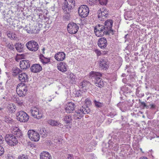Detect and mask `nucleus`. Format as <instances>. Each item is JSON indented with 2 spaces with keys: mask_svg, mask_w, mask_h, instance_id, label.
Listing matches in <instances>:
<instances>
[{
  "mask_svg": "<svg viewBox=\"0 0 159 159\" xmlns=\"http://www.w3.org/2000/svg\"><path fill=\"white\" fill-rule=\"evenodd\" d=\"M40 159H52L51 155L48 152H43L40 155Z\"/></svg>",
  "mask_w": 159,
  "mask_h": 159,
  "instance_id": "b1692460",
  "label": "nucleus"
},
{
  "mask_svg": "<svg viewBox=\"0 0 159 159\" xmlns=\"http://www.w3.org/2000/svg\"><path fill=\"white\" fill-rule=\"evenodd\" d=\"M76 106L73 102H70L68 103L65 108L66 112L67 113H70L72 112L74 110Z\"/></svg>",
  "mask_w": 159,
  "mask_h": 159,
  "instance_id": "dca6fc26",
  "label": "nucleus"
},
{
  "mask_svg": "<svg viewBox=\"0 0 159 159\" xmlns=\"http://www.w3.org/2000/svg\"><path fill=\"white\" fill-rule=\"evenodd\" d=\"M7 47L9 48L10 49L13 50L14 49V46L11 43H7Z\"/></svg>",
  "mask_w": 159,
  "mask_h": 159,
  "instance_id": "e433bc0d",
  "label": "nucleus"
},
{
  "mask_svg": "<svg viewBox=\"0 0 159 159\" xmlns=\"http://www.w3.org/2000/svg\"><path fill=\"white\" fill-rule=\"evenodd\" d=\"M149 106L150 107V108L151 109H154L156 107V105L155 104H150Z\"/></svg>",
  "mask_w": 159,
  "mask_h": 159,
  "instance_id": "a18cd8bd",
  "label": "nucleus"
},
{
  "mask_svg": "<svg viewBox=\"0 0 159 159\" xmlns=\"http://www.w3.org/2000/svg\"><path fill=\"white\" fill-rule=\"evenodd\" d=\"M89 76L92 79H95V83L96 86L100 88L103 87L104 82L100 77L102 76V74L98 72L92 71L89 73Z\"/></svg>",
  "mask_w": 159,
  "mask_h": 159,
  "instance_id": "7ed1b4c3",
  "label": "nucleus"
},
{
  "mask_svg": "<svg viewBox=\"0 0 159 159\" xmlns=\"http://www.w3.org/2000/svg\"><path fill=\"white\" fill-rule=\"evenodd\" d=\"M24 30H26L28 33L29 34L32 33L33 31V30L32 28L30 27L27 26L25 28Z\"/></svg>",
  "mask_w": 159,
  "mask_h": 159,
  "instance_id": "c9c22d12",
  "label": "nucleus"
},
{
  "mask_svg": "<svg viewBox=\"0 0 159 159\" xmlns=\"http://www.w3.org/2000/svg\"><path fill=\"white\" fill-rule=\"evenodd\" d=\"M81 91H78L76 92V95L78 97H79L81 96Z\"/></svg>",
  "mask_w": 159,
  "mask_h": 159,
  "instance_id": "49530a36",
  "label": "nucleus"
},
{
  "mask_svg": "<svg viewBox=\"0 0 159 159\" xmlns=\"http://www.w3.org/2000/svg\"><path fill=\"white\" fill-rule=\"evenodd\" d=\"M144 107H146V108L148 109V108H149V106H148V105H146V106H144Z\"/></svg>",
  "mask_w": 159,
  "mask_h": 159,
  "instance_id": "6e6d98bb",
  "label": "nucleus"
},
{
  "mask_svg": "<svg viewBox=\"0 0 159 159\" xmlns=\"http://www.w3.org/2000/svg\"><path fill=\"white\" fill-rule=\"evenodd\" d=\"M94 32L96 36L98 37H101L104 34H108V33H106L104 25L100 24L97 25L95 27Z\"/></svg>",
  "mask_w": 159,
  "mask_h": 159,
  "instance_id": "423d86ee",
  "label": "nucleus"
},
{
  "mask_svg": "<svg viewBox=\"0 0 159 159\" xmlns=\"http://www.w3.org/2000/svg\"><path fill=\"white\" fill-rule=\"evenodd\" d=\"M113 23V20L111 19H108L105 21L104 27H105L106 31L107 32L106 33L113 34V30L112 29Z\"/></svg>",
  "mask_w": 159,
  "mask_h": 159,
  "instance_id": "9b49d317",
  "label": "nucleus"
},
{
  "mask_svg": "<svg viewBox=\"0 0 159 159\" xmlns=\"http://www.w3.org/2000/svg\"><path fill=\"white\" fill-rule=\"evenodd\" d=\"M26 46L30 51L34 52L37 51L39 48L38 43L33 40L28 42L26 44Z\"/></svg>",
  "mask_w": 159,
  "mask_h": 159,
  "instance_id": "0eeeda50",
  "label": "nucleus"
},
{
  "mask_svg": "<svg viewBox=\"0 0 159 159\" xmlns=\"http://www.w3.org/2000/svg\"><path fill=\"white\" fill-rule=\"evenodd\" d=\"M94 103L95 106L97 107L101 108L104 105L103 102H100L96 100L94 101Z\"/></svg>",
  "mask_w": 159,
  "mask_h": 159,
  "instance_id": "473e14b6",
  "label": "nucleus"
},
{
  "mask_svg": "<svg viewBox=\"0 0 159 159\" xmlns=\"http://www.w3.org/2000/svg\"><path fill=\"white\" fill-rule=\"evenodd\" d=\"M95 52L97 54L98 56H100L102 54L101 52L98 49H96L95 51Z\"/></svg>",
  "mask_w": 159,
  "mask_h": 159,
  "instance_id": "a19ab883",
  "label": "nucleus"
},
{
  "mask_svg": "<svg viewBox=\"0 0 159 159\" xmlns=\"http://www.w3.org/2000/svg\"><path fill=\"white\" fill-rule=\"evenodd\" d=\"M67 159H74V158L70 155H69Z\"/></svg>",
  "mask_w": 159,
  "mask_h": 159,
  "instance_id": "603ef678",
  "label": "nucleus"
},
{
  "mask_svg": "<svg viewBox=\"0 0 159 159\" xmlns=\"http://www.w3.org/2000/svg\"><path fill=\"white\" fill-rule=\"evenodd\" d=\"M22 71V70L19 68L15 67H13L12 69V75L13 76H16Z\"/></svg>",
  "mask_w": 159,
  "mask_h": 159,
  "instance_id": "cd10ccee",
  "label": "nucleus"
},
{
  "mask_svg": "<svg viewBox=\"0 0 159 159\" xmlns=\"http://www.w3.org/2000/svg\"><path fill=\"white\" fill-rule=\"evenodd\" d=\"M79 28L78 25L73 22L69 24L67 27V30L68 32L71 34H76Z\"/></svg>",
  "mask_w": 159,
  "mask_h": 159,
  "instance_id": "4468645a",
  "label": "nucleus"
},
{
  "mask_svg": "<svg viewBox=\"0 0 159 159\" xmlns=\"http://www.w3.org/2000/svg\"><path fill=\"white\" fill-rule=\"evenodd\" d=\"M89 83V81L86 80H84L81 82L82 88H84Z\"/></svg>",
  "mask_w": 159,
  "mask_h": 159,
  "instance_id": "4c0bfd02",
  "label": "nucleus"
},
{
  "mask_svg": "<svg viewBox=\"0 0 159 159\" xmlns=\"http://www.w3.org/2000/svg\"><path fill=\"white\" fill-rule=\"evenodd\" d=\"M39 133L42 134V137H45L47 135V132L45 128H42L39 131Z\"/></svg>",
  "mask_w": 159,
  "mask_h": 159,
  "instance_id": "2f4dec72",
  "label": "nucleus"
},
{
  "mask_svg": "<svg viewBox=\"0 0 159 159\" xmlns=\"http://www.w3.org/2000/svg\"><path fill=\"white\" fill-rule=\"evenodd\" d=\"M75 1L74 0H65L62 4V8L64 13L67 14V18L70 17V13L75 7Z\"/></svg>",
  "mask_w": 159,
  "mask_h": 159,
  "instance_id": "f03ea898",
  "label": "nucleus"
},
{
  "mask_svg": "<svg viewBox=\"0 0 159 159\" xmlns=\"http://www.w3.org/2000/svg\"><path fill=\"white\" fill-rule=\"evenodd\" d=\"M3 139L2 136L0 134V144L2 143Z\"/></svg>",
  "mask_w": 159,
  "mask_h": 159,
  "instance_id": "3c124183",
  "label": "nucleus"
},
{
  "mask_svg": "<svg viewBox=\"0 0 159 159\" xmlns=\"http://www.w3.org/2000/svg\"><path fill=\"white\" fill-rule=\"evenodd\" d=\"M57 67L60 71L65 72L67 71V66L65 63L61 62L57 65Z\"/></svg>",
  "mask_w": 159,
  "mask_h": 159,
  "instance_id": "4be33fe9",
  "label": "nucleus"
},
{
  "mask_svg": "<svg viewBox=\"0 0 159 159\" xmlns=\"http://www.w3.org/2000/svg\"><path fill=\"white\" fill-rule=\"evenodd\" d=\"M63 120L66 123L70 124L72 120L71 117L70 115H66L64 116Z\"/></svg>",
  "mask_w": 159,
  "mask_h": 159,
  "instance_id": "c756f323",
  "label": "nucleus"
},
{
  "mask_svg": "<svg viewBox=\"0 0 159 159\" xmlns=\"http://www.w3.org/2000/svg\"><path fill=\"white\" fill-rule=\"evenodd\" d=\"M122 81L124 83L126 84L127 82V80L126 78H124L122 79Z\"/></svg>",
  "mask_w": 159,
  "mask_h": 159,
  "instance_id": "8fccbe9b",
  "label": "nucleus"
},
{
  "mask_svg": "<svg viewBox=\"0 0 159 159\" xmlns=\"http://www.w3.org/2000/svg\"><path fill=\"white\" fill-rule=\"evenodd\" d=\"M28 135L29 138L34 141H38L39 139V135L36 132L33 130L28 131Z\"/></svg>",
  "mask_w": 159,
  "mask_h": 159,
  "instance_id": "ddd939ff",
  "label": "nucleus"
},
{
  "mask_svg": "<svg viewBox=\"0 0 159 159\" xmlns=\"http://www.w3.org/2000/svg\"><path fill=\"white\" fill-rule=\"evenodd\" d=\"M48 123L52 126H58L60 128H62L63 126V125L59 122L52 120H48Z\"/></svg>",
  "mask_w": 159,
  "mask_h": 159,
  "instance_id": "a878e982",
  "label": "nucleus"
},
{
  "mask_svg": "<svg viewBox=\"0 0 159 159\" xmlns=\"http://www.w3.org/2000/svg\"><path fill=\"white\" fill-rule=\"evenodd\" d=\"M7 108L10 112L13 113L16 110V107L13 103H11L8 105Z\"/></svg>",
  "mask_w": 159,
  "mask_h": 159,
  "instance_id": "c85d7f7f",
  "label": "nucleus"
},
{
  "mask_svg": "<svg viewBox=\"0 0 159 159\" xmlns=\"http://www.w3.org/2000/svg\"><path fill=\"white\" fill-rule=\"evenodd\" d=\"M98 17L100 20L105 19L108 15V11L105 7L100 9L98 11Z\"/></svg>",
  "mask_w": 159,
  "mask_h": 159,
  "instance_id": "f8f14e48",
  "label": "nucleus"
},
{
  "mask_svg": "<svg viewBox=\"0 0 159 159\" xmlns=\"http://www.w3.org/2000/svg\"><path fill=\"white\" fill-rule=\"evenodd\" d=\"M141 106H143V107L144 108V106H146V104L144 102H141Z\"/></svg>",
  "mask_w": 159,
  "mask_h": 159,
  "instance_id": "09e8293b",
  "label": "nucleus"
},
{
  "mask_svg": "<svg viewBox=\"0 0 159 159\" xmlns=\"http://www.w3.org/2000/svg\"><path fill=\"white\" fill-rule=\"evenodd\" d=\"M18 39V38L16 36V34H15V33L12 32L11 33V40H13V39H15L17 40Z\"/></svg>",
  "mask_w": 159,
  "mask_h": 159,
  "instance_id": "ea45409f",
  "label": "nucleus"
},
{
  "mask_svg": "<svg viewBox=\"0 0 159 159\" xmlns=\"http://www.w3.org/2000/svg\"><path fill=\"white\" fill-rule=\"evenodd\" d=\"M43 51H44V48H43Z\"/></svg>",
  "mask_w": 159,
  "mask_h": 159,
  "instance_id": "bf43d9fd",
  "label": "nucleus"
},
{
  "mask_svg": "<svg viewBox=\"0 0 159 159\" xmlns=\"http://www.w3.org/2000/svg\"><path fill=\"white\" fill-rule=\"evenodd\" d=\"M4 152V149L0 145V156L2 155Z\"/></svg>",
  "mask_w": 159,
  "mask_h": 159,
  "instance_id": "79ce46f5",
  "label": "nucleus"
},
{
  "mask_svg": "<svg viewBox=\"0 0 159 159\" xmlns=\"http://www.w3.org/2000/svg\"><path fill=\"white\" fill-rule=\"evenodd\" d=\"M29 61L27 60H21L20 63V66L21 69H26L30 67Z\"/></svg>",
  "mask_w": 159,
  "mask_h": 159,
  "instance_id": "f3484780",
  "label": "nucleus"
},
{
  "mask_svg": "<svg viewBox=\"0 0 159 159\" xmlns=\"http://www.w3.org/2000/svg\"><path fill=\"white\" fill-rule=\"evenodd\" d=\"M17 159H29V156L26 154H21L18 156Z\"/></svg>",
  "mask_w": 159,
  "mask_h": 159,
  "instance_id": "f704fd0d",
  "label": "nucleus"
},
{
  "mask_svg": "<svg viewBox=\"0 0 159 159\" xmlns=\"http://www.w3.org/2000/svg\"><path fill=\"white\" fill-rule=\"evenodd\" d=\"M101 68L103 70H106L109 67V62L106 60L102 59L100 61Z\"/></svg>",
  "mask_w": 159,
  "mask_h": 159,
  "instance_id": "6ab92c4d",
  "label": "nucleus"
},
{
  "mask_svg": "<svg viewBox=\"0 0 159 159\" xmlns=\"http://www.w3.org/2000/svg\"><path fill=\"white\" fill-rule=\"evenodd\" d=\"M6 141L11 146H14L18 143L17 139L15 135L11 134H7L5 137Z\"/></svg>",
  "mask_w": 159,
  "mask_h": 159,
  "instance_id": "39448f33",
  "label": "nucleus"
},
{
  "mask_svg": "<svg viewBox=\"0 0 159 159\" xmlns=\"http://www.w3.org/2000/svg\"><path fill=\"white\" fill-rule=\"evenodd\" d=\"M89 8L85 5L81 6L79 8V14L82 17L84 18L87 17L89 14Z\"/></svg>",
  "mask_w": 159,
  "mask_h": 159,
  "instance_id": "9d476101",
  "label": "nucleus"
},
{
  "mask_svg": "<svg viewBox=\"0 0 159 159\" xmlns=\"http://www.w3.org/2000/svg\"><path fill=\"white\" fill-rule=\"evenodd\" d=\"M5 121L8 123H12L13 122V120L10 117L8 116H6L4 118Z\"/></svg>",
  "mask_w": 159,
  "mask_h": 159,
  "instance_id": "72a5a7b5",
  "label": "nucleus"
},
{
  "mask_svg": "<svg viewBox=\"0 0 159 159\" xmlns=\"http://www.w3.org/2000/svg\"><path fill=\"white\" fill-rule=\"evenodd\" d=\"M16 115L17 120L21 122H26L29 119L28 115L24 111H19L16 113Z\"/></svg>",
  "mask_w": 159,
  "mask_h": 159,
  "instance_id": "6e6552de",
  "label": "nucleus"
},
{
  "mask_svg": "<svg viewBox=\"0 0 159 159\" xmlns=\"http://www.w3.org/2000/svg\"><path fill=\"white\" fill-rule=\"evenodd\" d=\"M7 36L8 38H9L11 39V33L10 31H7Z\"/></svg>",
  "mask_w": 159,
  "mask_h": 159,
  "instance_id": "37998d69",
  "label": "nucleus"
},
{
  "mask_svg": "<svg viewBox=\"0 0 159 159\" xmlns=\"http://www.w3.org/2000/svg\"><path fill=\"white\" fill-rule=\"evenodd\" d=\"M16 92L18 95L20 97L25 96L28 91L27 86L24 83H21L18 84L16 87Z\"/></svg>",
  "mask_w": 159,
  "mask_h": 159,
  "instance_id": "20e7f679",
  "label": "nucleus"
},
{
  "mask_svg": "<svg viewBox=\"0 0 159 159\" xmlns=\"http://www.w3.org/2000/svg\"><path fill=\"white\" fill-rule=\"evenodd\" d=\"M28 75L26 73H23L19 74L18 78L21 83H24L25 84L26 82L28 81Z\"/></svg>",
  "mask_w": 159,
  "mask_h": 159,
  "instance_id": "aec40b11",
  "label": "nucleus"
},
{
  "mask_svg": "<svg viewBox=\"0 0 159 159\" xmlns=\"http://www.w3.org/2000/svg\"><path fill=\"white\" fill-rule=\"evenodd\" d=\"M1 39L4 42H6L7 39L6 38L4 37V38H2Z\"/></svg>",
  "mask_w": 159,
  "mask_h": 159,
  "instance_id": "864d4df0",
  "label": "nucleus"
},
{
  "mask_svg": "<svg viewBox=\"0 0 159 159\" xmlns=\"http://www.w3.org/2000/svg\"><path fill=\"white\" fill-rule=\"evenodd\" d=\"M112 138L114 139L115 140V142H119L120 141V139L118 137H117L116 136L115 137V135H114L112 137Z\"/></svg>",
  "mask_w": 159,
  "mask_h": 159,
  "instance_id": "c03bdc74",
  "label": "nucleus"
},
{
  "mask_svg": "<svg viewBox=\"0 0 159 159\" xmlns=\"http://www.w3.org/2000/svg\"><path fill=\"white\" fill-rule=\"evenodd\" d=\"M98 45L101 49L105 48L107 46V41L106 39L104 37L100 38L99 39Z\"/></svg>",
  "mask_w": 159,
  "mask_h": 159,
  "instance_id": "2eb2a0df",
  "label": "nucleus"
},
{
  "mask_svg": "<svg viewBox=\"0 0 159 159\" xmlns=\"http://www.w3.org/2000/svg\"><path fill=\"white\" fill-rule=\"evenodd\" d=\"M127 35H126L125 36V38H126V36H127Z\"/></svg>",
  "mask_w": 159,
  "mask_h": 159,
  "instance_id": "13d9d810",
  "label": "nucleus"
},
{
  "mask_svg": "<svg viewBox=\"0 0 159 159\" xmlns=\"http://www.w3.org/2000/svg\"><path fill=\"white\" fill-rule=\"evenodd\" d=\"M57 141L55 142L56 143H61L62 142L63 140L61 139H58L57 140Z\"/></svg>",
  "mask_w": 159,
  "mask_h": 159,
  "instance_id": "de8ad7c7",
  "label": "nucleus"
},
{
  "mask_svg": "<svg viewBox=\"0 0 159 159\" xmlns=\"http://www.w3.org/2000/svg\"><path fill=\"white\" fill-rule=\"evenodd\" d=\"M69 79L70 81L72 83H74L76 82V76L73 73H71L69 74Z\"/></svg>",
  "mask_w": 159,
  "mask_h": 159,
  "instance_id": "7c9ffc66",
  "label": "nucleus"
},
{
  "mask_svg": "<svg viewBox=\"0 0 159 159\" xmlns=\"http://www.w3.org/2000/svg\"><path fill=\"white\" fill-rule=\"evenodd\" d=\"M30 112L31 116L34 118L40 119L42 118L43 114L42 111H40L36 107L32 108L30 110Z\"/></svg>",
  "mask_w": 159,
  "mask_h": 159,
  "instance_id": "1a4fd4ad",
  "label": "nucleus"
},
{
  "mask_svg": "<svg viewBox=\"0 0 159 159\" xmlns=\"http://www.w3.org/2000/svg\"><path fill=\"white\" fill-rule=\"evenodd\" d=\"M2 33L1 31L0 30V38L1 37Z\"/></svg>",
  "mask_w": 159,
  "mask_h": 159,
  "instance_id": "4d7b16f0",
  "label": "nucleus"
},
{
  "mask_svg": "<svg viewBox=\"0 0 159 159\" xmlns=\"http://www.w3.org/2000/svg\"><path fill=\"white\" fill-rule=\"evenodd\" d=\"M107 0H99V3L102 5H106L107 3Z\"/></svg>",
  "mask_w": 159,
  "mask_h": 159,
  "instance_id": "58836bf2",
  "label": "nucleus"
},
{
  "mask_svg": "<svg viewBox=\"0 0 159 159\" xmlns=\"http://www.w3.org/2000/svg\"><path fill=\"white\" fill-rule=\"evenodd\" d=\"M65 56L66 54L64 52H59L55 55L54 57L57 61H61L64 59Z\"/></svg>",
  "mask_w": 159,
  "mask_h": 159,
  "instance_id": "412c9836",
  "label": "nucleus"
},
{
  "mask_svg": "<svg viewBox=\"0 0 159 159\" xmlns=\"http://www.w3.org/2000/svg\"><path fill=\"white\" fill-rule=\"evenodd\" d=\"M85 103L86 105L82 106L75 113L74 117H77L75 118V119H79V117L82 116L83 114H88L90 112V110L88 106L91 104V101L89 99L86 98L85 101Z\"/></svg>",
  "mask_w": 159,
  "mask_h": 159,
  "instance_id": "f257e3e1",
  "label": "nucleus"
},
{
  "mask_svg": "<svg viewBox=\"0 0 159 159\" xmlns=\"http://www.w3.org/2000/svg\"><path fill=\"white\" fill-rule=\"evenodd\" d=\"M92 0H89V1L90 2H91V4H92V3L93 4H94V3H95V2H95V0H93V2H92Z\"/></svg>",
  "mask_w": 159,
  "mask_h": 159,
  "instance_id": "5fc2aeb1",
  "label": "nucleus"
},
{
  "mask_svg": "<svg viewBox=\"0 0 159 159\" xmlns=\"http://www.w3.org/2000/svg\"><path fill=\"white\" fill-rule=\"evenodd\" d=\"M13 134L16 138H21L22 137L23 134L21 131L18 128L15 127L13 130Z\"/></svg>",
  "mask_w": 159,
  "mask_h": 159,
  "instance_id": "5701e85b",
  "label": "nucleus"
},
{
  "mask_svg": "<svg viewBox=\"0 0 159 159\" xmlns=\"http://www.w3.org/2000/svg\"><path fill=\"white\" fill-rule=\"evenodd\" d=\"M15 46L16 50L19 52H21L24 50V46L21 43H16L15 44Z\"/></svg>",
  "mask_w": 159,
  "mask_h": 159,
  "instance_id": "bb28decb",
  "label": "nucleus"
},
{
  "mask_svg": "<svg viewBox=\"0 0 159 159\" xmlns=\"http://www.w3.org/2000/svg\"><path fill=\"white\" fill-rule=\"evenodd\" d=\"M31 71L34 73L40 72L42 69V67L39 64H36L33 65L30 67Z\"/></svg>",
  "mask_w": 159,
  "mask_h": 159,
  "instance_id": "a211bd4d",
  "label": "nucleus"
},
{
  "mask_svg": "<svg viewBox=\"0 0 159 159\" xmlns=\"http://www.w3.org/2000/svg\"><path fill=\"white\" fill-rule=\"evenodd\" d=\"M39 58L40 61L43 65L48 64L50 61V58L45 57L43 54L40 55Z\"/></svg>",
  "mask_w": 159,
  "mask_h": 159,
  "instance_id": "393cba45",
  "label": "nucleus"
}]
</instances>
